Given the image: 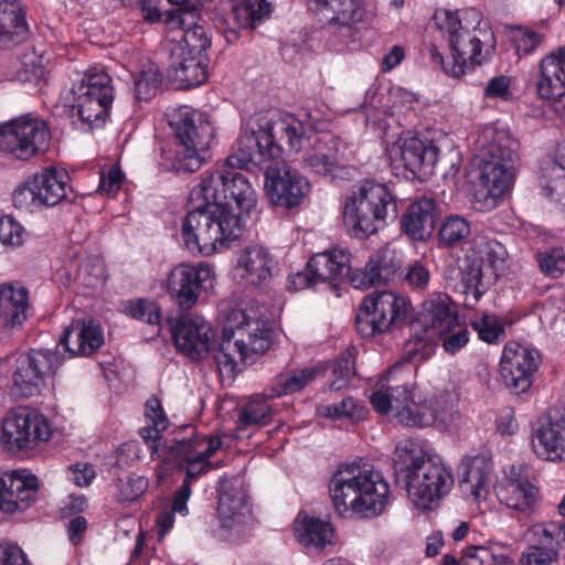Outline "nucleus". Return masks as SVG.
Segmentation results:
<instances>
[{
    "label": "nucleus",
    "mask_w": 565,
    "mask_h": 565,
    "mask_svg": "<svg viewBox=\"0 0 565 565\" xmlns=\"http://www.w3.org/2000/svg\"><path fill=\"white\" fill-rule=\"evenodd\" d=\"M365 407L351 396L344 397L341 402L323 406L321 414L333 419L348 418L353 422L361 420L365 415Z\"/></svg>",
    "instance_id": "nucleus-53"
},
{
    "label": "nucleus",
    "mask_w": 565,
    "mask_h": 565,
    "mask_svg": "<svg viewBox=\"0 0 565 565\" xmlns=\"http://www.w3.org/2000/svg\"><path fill=\"white\" fill-rule=\"evenodd\" d=\"M459 319L458 312L449 297L444 294H435L423 303L419 320L426 330L437 334L446 330Z\"/></svg>",
    "instance_id": "nucleus-35"
},
{
    "label": "nucleus",
    "mask_w": 565,
    "mask_h": 565,
    "mask_svg": "<svg viewBox=\"0 0 565 565\" xmlns=\"http://www.w3.org/2000/svg\"><path fill=\"white\" fill-rule=\"evenodd\" d=\"M536 90L542 99L547 100H561L565 96V45L541 60Z\"/></svg>",
    "instance_id": "nucleus-27"
},
{
    "label": "nucleus",
    "mask_w": 565,
    "mask_h": 565,
    "mask_svg": "<svg viewBox=\"0 0 565 565\" xmlns=\"http://www.w3.org/2000/svg\"><path fill=\"white\" fill-rule=\"evenodd\" d=\"M501 503L520 513V519L527 520L535 511L539 489L531 483L521 469L511 468L508 478L495 488Z\"/></svg>",
    "instance_id": "nucleus-22"
},
{
    "label": "nucleus",
    "mask_w": 565,
    "mask_h": 565,
    "mask_svg": "<svg viewBox=\"0 0 565 565\" xmlns=\"http://www.w3.org/2000/svg\"><path fill=\"white\" fill-rule=\"evenodd\" d=\"M182 32L179 40L173 39L175 44L171 50H181L186 54H196L206 56V50L211 46V35L209 30L199 24L195 19L186 20L183 28H179Z\"/></svg>",
    "instance_id": "nucleus-43"
},
{
    "label": "nucleus",
    "mask_w": 565,
    "mask_h": 565,
    "mask_svg": "<svg viewBox=\"0 0 565 565\" xmlns=\"http://www.w3.org/2000/svg\"><path fill=\"white\" fill-rule=\"evenodd\" d=\"M207 56L186 54L181 50H171L168 77L178 88L189 89L205 83L207 73Z\"/></svg>",
    "instance_id": "nucleus-29"
},
{
    "label": "nucleus",
    "mask_w": 565,
    "mask_h": 565,
    "mask_svg": "<svg viewBox=\"0 0 565 565\" xmlns=\"http://www.w3.org/2000/svg\"><path fill=\"white\" fill-rule=\"evenodd\" d=\"M147 487L148 481L141 476L131 475L126 479H120L118 483L119 499L121 501H135L146 491Z\"/></svg>",
    "instance_id": "nucleus-64"
},
{
    "label": "nucleus",
    "mask_w": 565,
    "mask_h": 565,
    "mask_svg": "<svg viewBox=\"0 0 565 565\" xmlns=\"http://www.w3.org/2000/svg\"><path fill=\"white\" fill-rule=\"evenodd\" d=\"M146 416L151 425L142 428L141 436L148 443H152L151 447L157 449L156 443L161 438L160 434L168 427V418L161 406L160 401L152 396L146 402Z\"/></svg>",
    "instance_id": "nucleus-48"
},
{
    "label": "nucleus",
    "mask_w": 565,
    "mask_h": 565,
    "mask_svg": "<svg viewBox=\"0 0 565 565\" xmlns=\"http://www.w3.org/2000/svg\"><path fill=\"white\" fill-rule=\"evenodd\" d=\"M309 271L316 280L327 281L349 275L350 254L344 249H332L318 253L309 260Z\"/></svg>",
    "instance_id": "nucleus-36"
},
{
    "label": "nucleus",
    "mask_w": 565,
    "mask_h": 565,
    "mask_svg": "<svg viewBox=\"0 0 565 565\" xmlns=\"http://www.w3.org/2000/svg\"><path fill=\"white\" fill-rule=\"evenodd\" d=\"M409 308V301L396 292L371 294L360 305L355 317L356 330L364 338L387 331L406 320Z\"/></svg>",
    "instance_id": "nucleus-13"
},
{
    "label": "nucleus",
    "mask_w": 565,
    "mask_h": 565,
    "mask_svg": "<svg viewBox=\"0 0 565 565\" xmlns=\"http://www.w3.org/2000/svg\"><path fill=\"white\" fill-rule=\"evenodd\" d=\"M443 341V348L448 354H456L467 345L470 339V331L467 326L459 322V319L446 330L437 333Z\"/></svg>",
    "instance_id": "nucleus-57"
},
{
    "label": "nucleus",
    "mask_w": 565,
    "mask_h": 565,
    "mask_svg": "<svg viewBox=\"0 0 565 565\" xmlns=\"http://www.w3.org/2000/svg\"><path fill=\"white\" fill-rule=\"evenodd\" d=\"M452 289L465 297L463 302L467 307H472L479 301L487 289L482 282L480 259L466 256L461 260Z\"/></svg>",
    "instance_id": "nucleus-34"
},
{
    "label": "nucleus",
    "mask_w": 565,
    "mask_h": 565,
    "mask_svg": "<svg viewBox=\"0 0 565 565\" xmlns=\"http://www.w3.org/2000/svg\"><path fill=\"white\" fill-rule=\"evenodd\" d=\"M540 186L543 195L565 209V171L555 163L541 166Z\"/></svg>",
    "instance_id": "nucleus-45"
},
{
    "label": "nucleus",
    "mask_w": 565,
    "mask_h": 565,
    "mask_svg": "<svg viewBox=\"0 0 565 565\" xmlns=\"http://www.w3.org/2000/svg\"><path fill=\"white\" fill-rule=\"evenodd\" d=\"M267 0H234L227 20L239 29H255L271 14Z\"/></svg>",
    "instance_id": "nucleus-41"
},
{
    "label": "nucleus",
    "mask_w": 565,
    "mask_h": 565,
    "mask_svg": "<svg viewBox=\"0 0 565 565\" xmlns=\"http://www.w3.org/2000/svg\"><path fill=\"white\" fill-rule=\"evenodd\" d=\"M271 418V407L266 399L254 397L239 409L238 427L266 425Z\"/></svg>",
    "instance_id": "nucleus-49"
},
{
    "label": "nucleus",
    "mask_w": 565,
    "mask_h": 565,
    "mask_svg": "<svg viewBox=\"0 0 565 565\" xmlns=\"http://www.w3.org/2000/svg\"><path fill=\"white\" fill-rule=\"evenodd\" d=\"M51 132L39 118L21 117L0 125V151L28 161L49 147Z\"/></svg>",
    "instance_id": "nucleus-14"
},
{
    "label": "nucleus",
    "mask_w": 565,
    "mask_h": 565,
    "mask_svg": "<svg viewBox=\"0 0 565 565\" xmlns=\"http://www.w3.org/2000/svg\"><path fill=\"white\" fill-rule=\"evenodd\" d=\"M28 36L29 26L21 0H0V47L10 49Z\"/></svg>",
    "instance_id": "nucleus-32"
},
{
    "label": "nucleus",
    "mask_w": 565,
    "mask_h": 565,
    "mask_svg": "<svg viewBox=\"0 0 565 565\" xmlns=\"http://www.w3.org/2000/svg\"><path fill=\"white\" fill-rule=\"evenodd\" d=\"M535 536V542L543 544L550 550H554L559 556V553L565 550V522L564 521H550L539 523L531 529Z\"/></svg>",
    "instance_id": "nucleus-46"
},
{
    "label": "nucleus",
    "mask_w": 565,
    "mask_h": 565,
    "mask_svg": "<svg viewBox=\"0 0 565 565\" xmlns=\"http://www.w3.org/2000/svg\"><path fill=\"white\" fill-rule=\"evenodd\" d=\"M370 259L372 262L371 270H375L381 285L393 279L401 269V259L390 249L380 250Z\"/></svg>",
    "instance_id": "nucleus-55"
},
{
    "label": "nucleus",
    "mask_w": 565,
    "mask_h": 565,
    "mask_svg": "<svg viewBox=\"0 0 565 565\" xmlns=\"http://www.w3.org/2000/svg\"><path fill=\"white\" fill-rule=\"evenodd\" d=\"M38 477L25 470H14L0 478V510L14 513L26 510L35 501Z\"/></svg>",
    "instance_id": "nucleus-23"
},
{
    "label": "nucleus",
    "mask_w": 565,
    "mask_h": 565,
    "mask_svg": "<svg viewBox=\"0 0 565 565\" xmlns=\"http://www.w3.org/2000/svg\"><path fill=\"white\" fill-rule=\"evenodd\" d=\"M72 109L89 129L102 126L114 100L110 76L104 71L89 70L72 88Z\"/></svg>",
    "instance_id": "nucleus-12"
},
{
    "label": "nucleus",
    "mask_w": 565,
    "mask_h": 565,
    "mask_svg": "<svg viewBox=\"0 0 565 565\" xmlns=\"http://www.w3.org/2000/svg\"><path fill=\"white\" fill-rule=\"evenodd\" d=\"M460 487L476 499H484L492 481L493 463L489 456L477 455L462 459L459 467Z\"/></svg>",
    "instance_id": "nucleus-31"
},
{
    "label": "nucleus",
    "mask_w": 565,
    "mask_h": 565,
    "mask_svg": "<svg viewBox=\"0 0 565 565\" xmlns=\"http://www.w3.org/2000/svg\"><path fill=\"white\" fill-rule=\"evenodd\" d=\"M490 134L487 145L481 149V162L514 167L519 159V142L505 130H491Z\"/></svg>",
    "instance_id": "nucleus-39"
},
{
    "label": "nucleus",
    "mask_w": 565,
    "mask_h": 565,
    "mask_svg": "<svg viewBox=\"0 0 565 565\" xmlns=\"http://www.w3.org/2000/svg\"><path fill=\"white\" fill-rule=\"evenodd\" d=\"M394 467L405 480L409 499L423 510L433 509L454 486L451 470L413 440L396 446Z\"/></svg>",
    "instance_id": "nucleus-4"
},
{
    "label": "nucleus",
    "mask_w": 565,
    "mask_h": 565,
    "mask_svg": "<svg viewBox=\"0 0 565 565\" xmlns=\"http://www.w3.org/2000/svg\"><path fill=\"white\" fill-rule=\"evenodd\" d=\"M542 273L552 278L559 277L565 267V253L563 248H553L536 255Z\"/></svg>",
    "instance_id": "nucleus-60"
},
{
    "label": "nucleus",
    "mask_w": 565,
    "mask_h": 565,
    "mask_svg": "<svg viewBox=\"0 0 565 565\" xmlns=\"http://www.w3.org/2000/svg\"><path fill=\"white\" fill-rule=\"evenodd\" d=\"M322 372L319 366L288 370L277 374L270 385V396L280 397L302 391Z\"/></svg>",
    "instance_id": "nucleus-42"
},
{
    "label": "nucleus",
    "mask_w": 565,
    "mask_h": 565,
    "mask_svg": "<svg viewBox=\"0 0 565 565\" xmlns=\"http://www.w3.org/2000/svg\"><path fill=\"white\" fill-rule=\"evenodd\" d=\"M24 230L10 216L0 217V248L19 246L23 242Z\"/></svg>",
    "instance_id": "nucleus-62"
},
{
    "label": "nucleus",
    "mask_w": 565,
    "mask_h": 565,
    "mask_svg": "<svg viewBox=\"0 0 565 565\" xmlns=\"http://www.w3.org/2000/svg\"><path fill=\"white\" fill-rule=\"evenodd\" d=\"M191 202H215L233 211L232 200L239 213L250 214L256 209L257 195L248 179L226 167L205 172L201 182L190 192Z\"/></svg>",
    "instance_id": "nucleus-10"
},
{
    "label": "nucleus",
    "mask_w": 565,
    "mask_h": 565,
    "mask_svg": "<svg viewBox=\"0 0 565 565\" xmlns=\"http://www.w3.org/2000/svg\"><path fill=\"white\" fill-rule=\"evenodd\" d=\"M298 542L308 548L322 551L334 543V529L331 523L313 516H305L295 522Z\"/></svg>",
    "instance_id": "nucleus-37"
},
{
    "label": "nucleus",
    "mask_w": 565,
    "mask_h": 565,
    "mask_svg": "<svg viewBox=\"0 0 565 565\" xmlns=\"http://www.w3.org/2000/svg\"><path fill=\"white\" fill-rule=\"evenodd\" d=\"M265 190L273 204L292 209L308 195L310 183L296 168L278 161L266 168Z\"/></svg>",
    "instance_id": "nucleus-16"
},
{
    "label": "nucleus",
    "mask_w": 565,
    "mask_h": 565,
    "mask_svg": "<svg viewBox=\"0 0 565 565\" xmlns=\"http://www.w3.org/2000/svg\"><path fill=\"white\" fill-rule=\"evenodd\" d=\"M162 83L159 68L150 65L143 68L135 78V97L138 100L151 99Z\"/></svg>",
    "instance_id": "nucleus-51"
},
{
    "label": "nucleus",
    "mask_w": 565,
    "mask_h": 565,
    "mask_svg": "<svg viewBox=\"0 0 565 565\" xmlns=\"http://www.w3.org/2000/svg\"><path fill=\"white\" fill-rule=\"evenodd\" d=\"M127 310L134 319L145 321L149 324H160V310L157 303L153 301L139 299L135 302H130Z\"/></svg>",
    "instance_id": "nucleus-61"
},
{
    "label": "nucleus",
    "mask_w": 565,
    "mask_h": 565,
    "mask_svg": "<svg viewBox=\"0 0 565 565\" xmlns=\"http://www.w3.org/2000/svg\"><path fill=\"white\" fill-rule=\"evenodd\" d=\"M177 8L169 12L167 23L171 29L183 28L189 19H196L200 10L198 0H168Z\"/></svg>",
    "instance_id": "nucleus-58"
},
{
    "label": "nucleus",
    "mask_w": 565,
    "mask_h": 565,
    "mask_svg": "<svg viewBox=\"0 0 565 565\" xmlns=\"http://www.w3.org/2000/svg\"><path fill=\"white\" fill-rule=\"evenodd\" d=\"M307 132H309L306 126ZM309 141L315 138L312 149L302 157V168L311 173L318 174L324 179L333 181L335 179H348L349 169L342 163V154L340 153L341 141L330 135L319 137L309 135Z\"/></svg>",
    "instance_id": "nucleus-19"
},
{
    "label": "nucleus",
    "mask_w": 565,
    "mask_h": 565,
    "mask_svg": "<svg viewBox=\"0 0 565 565\" xmlns=\"http://www.w3.org/2000/svg\"><path fill=\"white\" fill-rule=\"evenodd\" d=\"M362 0H328L326 8L317 14L321 20L332 25H350L362 20Z\"/></svg>",
    "instance_id": "nucleus-44"
},
{
    "label": "nucleus",
    "mask_w": 565,
    "mask_h": 565,
    "mask_svg": "<svg viewBox=\"0 0 565 565\" xmlns=\"http://www.w3.org/2000/svg\"><path fill=\"white\" fill-rule=\"evenodd\" d=\"M439 209L431 198L423 196L409 204L402 216V231L413 241H426L435 231Z\"/></svg>",
    "instance_id": "nucleus-28"
},
{
    "label": "nucleus",
    "mask_w": 565,
    "mask_h": 565,
    "mask_svg": "<svg viewBox=\"0 0 565 565\" xmlns=\"http://www.w3.org/2000/svg\"><path fill=\"white\" fill-rule=\"evenodd\" d=\"M222 440L218 436L210 438L193 437L173 441L168 446L167 459L177 460L181 465L186 462V473L183 483L191 487L193 480L206 472L209 459L221 448Z\"/></svg>",
    "instance_id": "nucleus-20"
},
{
    "label": "nucleus",
    "mask_w": 565,
    "mask_h": 565,
    "mask_svg": "<svg viewBox=\"0 0 565 565\" xmlns=\"http://www.w3.org/2000/svg\"><path fill=\"white\" fill-rule=\"evenodd\" d=\"M104 344V332L92 319L74 320L58 340V345L73 356H90Z\"/></svg>",
    "instance_id": "nucleus-25"
},
{
    "label": "nucleus",
    "mask_w": 565,
    "mask_h": 565,
    "mask_svg": "<svg viewBox=\"0 0 565 565\" xmlns=\"http://www.w3.org/2000/svg\"><path fill=\"white\" fill-rule=\"evenodd\" d=\"M396 214L397 204L388 188L369 180L355 186L342 206L347 231L361 239L375 234L381 223Z\"/></svg>",
    "instance_id": "nucleus-7"
},
{
    "label": "nucleus",
    "mask_w": 565,
    "mask_h": 565,
    "mask_svg": "<svg viewBox=\"0 0 565 565\" xmlns=\"http://www.w3.org/2000/svg\"><path fill=\"white\" fill-rule=\"evenodd\" d=\"M62 364L60 354L51 350H31L19 355L13 372V391L21 397L38 395L47 375Z\"/></svg>",
    "instance_id": "nucleus-15"
},
{
    "label": "nucleus",
    "mask_w": 565,
    "mask_h": 565,
    "mask_svg": "<svg viewBox=\"0 0 565 565\" xmlns=\"http://www.w3.org/2000/svg\"><path fill=\"white\" fill-rule=\"evenodd\" d=\"M177 349L193 361L211 354L220 370L233 373L238 363L250 364L270 347L271 329L255 311L233 308L226 316L223 334L213 348L211 324L200 316H181L169 320Z\"/></svg>",
    "instance_id": "nucleus-1"
},
{
    "label": "nucleus",
    "mask_w": 565,
    "mask_h": 565,
    "mask_svg": "<svg viewBox=\"0 0 565 565\" xmlns=\"http://www.w3.org/2000/svg\"><path fill=\"white\" fill-rule=\"evenodd\" d=\"M388 154L397 167H403L414 175H428L435 169L443 171L446 168L445 159L439 157L437 146L415 137L394 143L388 149Z\"/></svg>",
    "instance_id": "nucleus-17"
},
{
    "label": "nucleus",
    "mask_w": 565,
    "mask_h": 565,
    "mask_svg": "<svg viewBox=\"0 0 565 565\" xmlns=\"http://www.w3.org/2000/svg\"><path fill=\"white\" fill-rule=\"evenodd\" d=\"M532 447L545 460L565 461V417L540 418L533 427Z\"/></svg>",
    "instance_id": "nucleus-26"
},
{
    "label": "nucleus",
    "mask_w": 565,
    "mask_h": 565,
    "mask_svg": "<svg viewBox=\"0 0 565 565\" xmlns=\"http://www.w3.org/2000/svg\"><path fill=\"white\" fill-rule=\"evenodd\" d=\"M463 565H511L510 558L504 554H497L486 546H469L462 555Z\"/></svg>",
    "instance_id": "nucleus-56"
},
{
    "label": "nucleus",
    "mask_w": 565,
    "mask_h": 565,
    "mask_svg": "<svg viewBox=\"0 0 565 565\" xmlns=\"http://www.w3.org/2000/svg\"><path fill=\"white\" fill-rule=\"evenodd\" d=\"M515 178V166L505 167V164L483 163L479 177L481 189L479 193L484 200L491 199L492 202L510 190Z\"/></svg>",
    "instance_id": "nucleus-38"
},
{
    "label": "nucleus",
    "mask_w": 565,
    "mask_h": 565,
    "mask_svg": "<svg viewBox=\"0 0 565 565\" xmlns=\"http://www.w3.org/2000/svg\"><path fill=\"white\" fill-rule=\"evenodd\" d=\"M306 125L292 116L259 118L257 128L246 129L236 142L235 152L226 158V164L236 169L275 166L282 153L278 141L286 140L291 150L300 151L309 141Z\"/></svg>",
    "instance_id": "nucleus-2"
},
{
    "label": "nucleus",
    "mask_w": 565,
    "mask_h": 565,
    "mask_svg": "<svg viewBox=\"0 0 565 565\" xmlns=\"http://www.w3.org/2000/svg\"><path fill=\"white\" fill-rule=\"evenodd\" d=\"M556 552L536 543L522 553L521 565H552L558 561Z\"/></svg>",
    "instance_id": "nucleus-63"
},
{
    "label": "nucleus",
    "mask_w": 565,
    "mask_h": 565,
    "mask_svg": "<svg viewBox=\"0 0 565 565\" xmlns=\"http://www.w3.org/2000/svg\"><path fill=\"white\" fill-rule=\"evenodd\" d=\"M212 278L209 266L199 267L181 264L170 274L169 289L181 309L192 308L203 289V284Z\"/></svg>",
    "instance_id": "nucleus-24"
},
{
    "label": "nucleus",
    "mask_w": 565,
    "mask_h": 565,
    "mask_svg": "<svg viewBox=\"0 0 565 565\" xmlns=\"http://www.w3.org/2000/svg\"><path fill=\"white\" fill-rule=\"evenodd\" d=\"M217 510L223 529L237 535L243 533L249 513L244 493H223Z\"/></svg>",
    "instance_id": "nucleus-40"
},
{
    "label": "nucleus",
    "mask_w": 565,
    "mask_h": 565,
    "mask_svg": "<svg viewBox=\"0 0 565 565\" xmlns=\"http://www.w3.org/2000/svg\"><path fill=\"white\" fill-rule=\"evenodd\" d=\"M177 149L173 166L182 172H195L209 158L213 127L207 114L180 106L169 115Z\"/></svg>",
    "instance_id": "nucleus-8"
},
{
    "label": "nucleus",
    "mask_w": 565,
    "mask_h": 565,
    "mask_svg": "<svg viewBox=\"0 0 565 565\" xmlns=\"http://www.w3.org/2000/svg\"><path fill=\"white\" fill-rule=\"evenodd\" d=\"M470 234V223L459 215L447 216L438 231L440 244L446 247L460 246L467 241Z\"/></svg>",
    "instance_id": "nucleus-47"
},
{
    "label": "nucleus",
    "mask_w": 565,
    "mask_h": 565,
    "mask_svg": "<svg viewBox=\"0 0 565 565\" xmlns=\"http://www.w3.org/2000/svg\"><path fill=\"white\" fill-rule=\"evenodd\" d=\"M277 263L267 248L249 245L237 258V270L241 278L248 285L263 286L273 278Z\"/></svg>",
    "instance_id": "nucleus-30"
},
{
    "label": "nucleus",
    "mask_w": 565,
    "mask_h": 565,
    "mask_svg": "<svg viewBox=\"0 0 565 565\" xmlns=\"http://www.w3.org/2000/svg\"><path fill=\"white\" fill-rule=\"evenodd\" d=\"M399 366L388 372L386 381L381 380L372 393L370 402L380 414H390L406 427L423 428L433 425V413L427 402L416 399L412 385L394 380V373Z\"/></svg>",
    "instance_id": "nucleus-9"
},
{
    "label": "nucleus",
    "mask_w": 565,
    "mask_h": 565,
    "mask_svg": "<svg viewBox=\"0 0 565 565\" xmlns=\"http://www.w3.org/2000/svg\"><path fill=\"white\" fill-rule=\"evenodd\" d=\"M472 328L477 331L480 340L487 343H494L504 337V328L494 315H482L481 318L472 322Z\"/></svg>",
    "instance_id": "nucleus-59"
},
{
    "label": "nucleus",
    "mask_w": 565,
    "mask_h": 565,
    "mask_svg": "<svg viewBox=\"0 0 565 565\" xmlns=\"http://www.w3.org/2000/svg\"><path fill=\"white\" fill-rule=\"evenodd\" d=\"M541 358L537 351L519 343H507L500 362L505 386L514 394L526 392L532 385Z\"/></svg>",
    "instance_id": "nucleus-18"
},
{
    "label": "nucleus",
    "mask_w": 565,
    "mask_h": 565,
    "mask_svg": "<svg viewBox=\"0 0 565 565\" xmlns=\"http://www.w3.org/2000/svg\"><path fill=\"white\" fill-rule=\"evenodd\" d=\"M68 174L55 167H47L29 177L12 193L15 209L34 213L53 207L67 200Z\"/></svg>",
    "instance_id": "nucleus-11"
},
{
    "label": "nucleus",
    "mask_w": 565,
    "mask_h": 565,
    "mask_svg": "<svg viewBox=\"0 0 565 565\" xmlns=\"http://www.w3.org/2000/svg\"><path fill=\"white\" fill-rule=\"evenodd\" d=\"M50 436L47 422L26 409L10 414L2 424V443L9 450L33 447L38 440H47Z\"/></svg>",
    "instance_id": "nucleus-21"
},
{
    "label": "nucleus",
    "mask_w": 565,
    "mask_h": 565,
    "mask_svg": "<svg viewBox=\"0 0 565 565\" xmlns=\"http://www.w3.org/2000/svg\"><path fill=\"white\" fill-rule=\"evenodd\" d=\"M458 395L454 390H443L427 402L430 413H433V424L436 420L446 423L452 418L456 413Z\"/></svg>",
    "instance_id": "nucleus-50"
},
{
    "label": "nucleus",
    "mask_w": 565,
    "mask_h": 565,
    "mask_svg": "<svg viewBox=\"0 0 565 565\" xmlns=\"http://www.w3.org/2000/svg\"><path fill=\"white\" fill-rule=\"evenodd\" d=\"M76 279L83 285L95 288L106 279L105 264L98 256H87L79 264Z\"/></svg>",
    "instance_id": "nucleus-52"
},
{
    "label": "nucleus",
    "mask_w": 565,
    "mask_h": 565,
    "mask_svg": "<svg viewBox=\"0 0 565 565\" xmlns=\"http://www.w3.org/2000/svg\"><path fill=\"white\" fill-rule=\"evenodd\" d=\"M242 233L239 215L221 203L202 201L184 217L181 236L189 252L210 256Z\"/></svg>",
    "instance_id": "nucleus-6"
},
{
    "label": "nucleus",
    "mask_w": 565,
    "mask_h": 565,
    "mask_svg": "<svg viewBox=\"0 0 565 565\" xmlns=\"http://www.w3.org/2000/svg\"><path fill=\"white\" fill-rule=\"evenodd\" d=\"M329 491L340 515L370 519L384 512L390 486L380 471L350 463L340 466L333 473Z\"/></svg>",
    "instance_id": "nucleus-3"
},
{
    "label": "nucleus",
    "mask_w": 565,
    "mask_h": 565,
    "mask_svg": "<svg viewBox=\"0 0 565 565\" xmlns=\"http://www.w3.org/2000/svg\"><path fill=\"white\" fill-rule=\"evenodd\" d=\"M435 22L443 35L447 38L452 62L444 70L454 77H460L467 71L481 64L483 45L493 43V34L481 14L475 9L452 12L440 9L435 12Z\"/></svg>",
    "instance_id": "nucleus-5"
},
{
    "label": "nucleus",
    "mask_w": 565,
    "mask_h": 565,
    "mask_svg": "<svg viewBox=\"0 0 565 565\" xmlns=\"http://www.w3.org/2000/svg\"><path fill=\"white\" fill-rule=\"evenodd\" d=\"M29 291L21 284L0 286V323L20 327L28 318Z\"/></svg>",
    "instance_id": "nucleus-33"
},
{
    "label": "nucleus",
    "mask_w": 565,
    "mask_h": 565,
    "mask_svg": "<svg viewBox=\"0 0 565 565\" xmlns=\"http://www.w3.org/2000/svg\"><path fill=\"white\" fill-rule=\"evenodd\" d=\"M334 380L330 387L340 391L348 386L349 381L355 375L354 349L343 352L332 364Z\"/></svg>",
    "instance_id": "nucleus-54"
}]
</instances>
